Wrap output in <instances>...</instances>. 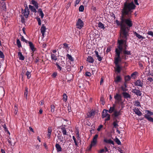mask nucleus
I'll list each match as a JSON object with an SVG mask.
<instances>
[{"label": "nucleus", "mask_w": 153, "mask_h": 153, "mask_svg": "<svg viewBox=\"0 0 153 153\" xmlns=\"http://www.w3.org/2000/svg\"><path fill=\"white\" fill-rule=\"evenodd\" d=\"M136 7V6L133 1L130 2H124L123 7L121 11L120 21L116 20L115 21L117 26H120V35L122 38L117 40L118 45L117 48L115 50H117L123 54L122 55V57L124 60L127 59L128 58L127 55H131V51L127 50L128 47L127 43L128 37L129 36L128 33L130 28L133 25L132 21V13Z\"/></svg>", "instance_id": "f257e3e1"}, {"label": "nucleus", "mask_w": 153, "mask_h": 153, "mask_svg": "<svg viewBox=\"0 0 153 153\" xmlns=\"http://www.w3.org/2000/svg\"><path fill=\"white\" fill-rule=\"evenodd\" d=\"M115 57L114 58V63L115 64V68H114L115 72L120 73L122 70V68L119 64V63L121 61L122 59V55H123L122 53L120 52L117 50H115Z\"/></svg>", "instance_id": "f03ea898"}, {"label": "nucleus", "mask_w": 153, "mask_h": 153, "mask_svg": "<svg viewBox=\"0 0 153 153\" xmlns=\"http://www.w3.org/2000/svg\"><path fill=\"white\" fill-rule=\"evenodd\" d=\"M122 97L120 94L116 93L114 96V98L115 100V103L117 104H119L120 103L122 104L123 102L122 101Z\"/></svg>", "instance_id": "7ed1b4c3"}, {"label": "nucleus", "mask_w": 153, "mask_h": 153, "mask_svg": "<svg viewBox=\"0 0 153 153\" xmlns=\"http://www.w3.org/2000/svg\"><path fill=\"white\" fill-rule=\"evenodd\" d=\"M76 27L80 29L84 26V22L80 19H78L76 21Z\"/></svg>", "instance_id": "20e7f679"}, {"label": "nucleus", "mask_w": 153, "mask_h": 153, "mask_svg": "<svg viewBox=\"0 0 153 153\" xmlns=\"http://www.w3.org/2000/svg\"><path fill=\"white\" fill-rule=\"evenodd\" d=\"M22 14L25 16L26 18H27L29 14V11L27 7H26L24 10L22 9Z\"/></svg>", "instance_id": "39448f33"}, {"label": "nucleus", "mask_w": 153, "mask_h": 153, "mask_svg": "<svg viewBox=\"0 0 153 153\" xmlns=\"http://www.w3.org/2000/svg\"><path fill=\"white\" fill-rule=\"evenodd\" d=\"M95 114V111L94 110L92 109L87 114V117L88 118L93 117Z\"/></svg>", "instance_id": "423d86ee"}, {"label": "nucleus", "mask_w": 153, "mask_h": 153, "mask_svg": "<svg viewBox=\"0 0 153 153\" xmlns=\"http://www.w3.org/2000/svg\"><path fill=\"white\" fill-rule=\"evenodd\" d=\"M118 73H117L116 74L117 76L115 77L114 78V82L116 84H118L119 82H120L122 80V78L120 75H118Z\"/></svg>", "instance_id": "0eeeda50"}, {"label": "nucleus", "mask_w": 153, "mask_h": 153, "mask_svg": "<svg viewBox=\"0 0 153 153\" xmlns=\"http://www.w3.org/2000/svg\"><path fill=\"white\" fill-rule=\"evenodd\" d=\"M134 83L135 86L142 87L143 85V81H141L140 79L137 80L134 82Z\"/></svg>", "instance_id": "6e6552de"}, {"label": "nucleus", "mask_w": 153, "mask_h": 153, "mask_svg": "<svg viewBox=\"0 0 153 153\" xmlns=\"http://www.w3.org/2000/svg\"><path fill=\"white\" fill-rule=\"evenodd\" d=\"M28 44L30 49L33 52V53L31 54L32 56H33L34 52L36 51V48H35L34 45L31 42H28Z\"/></svg>", "instance_id": "1a4fd4ad"}, {"label": "nucleus", "mask_w": 153, "mask_h": 153, "mask_svg": "<svg viewBox=\"0 0 153 153\" xmlns=\"http://www.w3.org/2000/svg\"><path fill=\"white\" fill-rule=\"evenodd\" d=\"M132 92L137 96H141L142 95L141 91L139 90H137L136 89H133L132 90Z\"/></svg>", "instance_id": "9d476101"}, {"label": "nucleus", "mask_w": 153, "mask_h": 153, "mask_svg": "<svg viewBox=\"0 0 153 153\" xmlns=\"http://www.w3.org/2000/svg\"><path fill=\"white\" fill-rule=\"evenodd\" d=\"M98 136V135L97 134H95L93 137V140L91 142V143L95 146L97 143V140Z\"/></svg>", "instance_id": "9b49d317"}, {"label": "nucleus", "mask_w": 153, "mask_h": 153, "mask_svg": "<svg viewBox=\"0 0 153 153\" xmlns=\"http://www.w3.org/2000/svg\"><path fill=\"white\" fill-rule=\"evenodd\" d=\"M135 113L138 116H141L142 115V112L139 110V109L137 108H135L133 109Z\"/></svg>", "instance_id": "f8f14e48"}, {"label": "nucleus", "mask_w": 153, "mask_h": 153, "mask_svg": "<svg viewBox=\"0 0 153 153\" xmlns=\"http://www.w3.org/2000/svg\"><path fill=\"white\" fill-rule=\"evenodd\" d=\"M123 97L125 99H131V96L128 93L126 92H124L122 93Z\"/></svg>", "instance_id": "ddd939ff"}, {"label": "nucleus", "mask_w": 153, "mask_h": 153, "mask_svg": "<svg viewBox=\"0 0 153 153\" xmlns=\"http://www.w3.org/2000/svg\"><path fill=\"white\" fill-rule=\"evenodd\" d=\"M94 52L96 56L97 57V59L99 61H101L102 60L103 57L102 56H101L100 55H99V53L97 51H95Z\"/></svg>", "instance_id": "4468645a"}, {"label": "nucleus", "mask_w": 153, "mask_h": 153, "mask_svg": "<svg viewBox=\"0 0 153 153\" xmlns=\"http://www.w3.org/2000/svg\"><path fill=\"white\" fill-rule=\"evenodd\" d=\"M42 27H41L40 29V31L42 34V36L43 37H44V34L45 32L46 28L45 26H44V25H42Z\"/></svg>", "instance_id": "2eb2a0df"}, {"label": "nucleus", "mask_w": 153, "mask_h": 153, "mask_svg": "<svg viewBox=\"0 0 153 153\" xmlns=\"http://www.w3.org/2000/svg\"><path fill=\"white\" fill-rule=\"evenodd\" d=\"M104 142L107 143H109L110 144H111L113 145H114V141L111 140V139L107 140L106 139H105L104 140Z\"/></svg>", "instance_id": "dca6fc26"}, {"label": "nucleus", "mask_w": 153, "mask_h": 153, "mask_svg": "<svg viewBox=\"0 0 153 153\" xmlns=\"http://www.w3.org/2000/svg\"><path fill=\"white\" fill-rule=\"evenodd\" d=\"M133 33L134 35L137 37L138 39H141V40H142L145 38L144 37H143L142 36L137 33L136 32H134Z\"/></svg>", "instance_id": "f3484780"}, {"label": "nucleus", "mask_w": 153, "mask_h": 153, "mask_svg": "<svg viewBox=\"0 0 153 153\" xmlns=\"http://www.w3.org/2000/svg\"><path fill=\"white\" fill-rule=\"evenodd\" d=\"M121 109L118 111H117L116 110L114 111L113 115H114V117H117L119 115H120L121 114Z\"/></svg>", "instance_id": "a211bd4d"}, {"label": "nucleus", "mask_w": 153, "mask_h": 153, "mask_svg": "<svg viewBox=\"0 0 153 153\" xmlns=\"http://www.w3.org/2000/svg\"><path fill=\"white\" fill-rule=\"evenodd\" d=\"M31 4L34 5L36 9L39 8L38 4L37 1L34 0H32L31 1Z\"/></svg>", "instance_id": "6ab92c4d"}, {"label": "nucleus", "mask_w": 153, "mask_h": 153, "mask_svg": "<svg viewBox=\"0 0 153 153\" xmlns=\"http://www.w3.org/2000/svg\"><path fill=\"white\" fill-rule=\"evenodd\" d=\"M18 53V56L19 58V59L21 60H24L25 59V57L22 54L21 52H20V51Z\"/></svg>", "instance_id": "aec40b11"}, {"label": "nucleus", "mask_w": 153, "mask_h": 153, "mask_svg": "<svg viewBox=\"0 0 153 153\" xmlns=\"http://www.w3.org/2000/svg\"><path fill=\"white\" fill-rule=\"evenodd\" d=\"M51 59L52 61H56L57 59V56L54 54L51 53Z\"/></svg>", "instance_id": "412c9836"}, {"label": "nucleus", "mask_w": 153, "mask_h": 153, "mask_svg": "<svg viewBox=\"0 0 153 153\" xmlns=\"http://www.w3.org/2000/svg\"><path fill=\"white\" fill-rule=\"evenodd\" d=\"M86 61L90 63H93L94 61V59L91 56H88L87 58Z\"/></svg>", "instance_id": "4be33fe9"}, {"label": "nucleus", "mask_w": 153, "mask_h": 153, "mask_svg": "<svg viewBox=\"0 0 153 153\" xmlns=\"http://www.w3.org/2000/svg\"><path fill=\"white\" fill-rule=\"evenodd\" d=\"M55 147L57 152H58L62 151V148L58 143H56V144Z\"/></svg>", "instance_id": "5701e85b"}, {"label": "nucleus", "mask_w": 153, "mask_h": 153, "mask_svg": "<svg viewBox=\"0 0 153 153\" xmlns=\"http://www.w3.org/2000/svg\"><path fill=\"white\" fill-rule=\"evenodd\" d=\"M29 7L32 12L35 13L37 12V10L36 9V8L34 7L33 6L30 5H29Z\"/></svg>", "instance_id": "b1692460"}, {"label": "nucleus", "mask_w": 153, "mask_h": 153, "mask_svg": "<svg viewBox=\"0 0 153 153\" xmlns=\"http://www.w3.org/2000/svg\"><path fill=\"white\" fill-rule=\"evenodd\" d=\"M62 132L63 135H68V134L67 132L66 128L65 127H62L61 128Z\"/></svg>", "instance_id": "393cba45"}, {"label": "nucleus", "mask_w": 153, "mask_h": 153, "mask_svg": "<svg viewBox=\"0 0 153 153\" xmlns=\"http://www.w3.org/2000/svg\"><path fill=\"white\" fill-rule=\"evenodd\" d=\"M98 27L100 29H102L103 30H104L105 29L104 25L102 24L101 22H99L98 23Z\"/></svg>", "instance_id": "a878e982"}, {"label": "nucleus", "mask_w": 153, "mask_h": 153, "mask_svg": "<svg viewBox=\"0 0 153 153\" xmlns=\"http://www.w3.org/2000/svg\"><path fill=\"white\" fill-rule=\"evenodd\" d=\"M103 111H105V113L104 111H103L102 115V118H104L105 117H106L108 114H109L107 113L108 111V110L104 109Z\"/></svg>", "instance_id": "bb28decb"}, {"label": "nucleus", "mask_w": 153, "mask_h": 153, "mask_svg": "<svg viewBox=\"0 0 153 153\" xmlns=\"http://www.w3.org/2000/svg\"><path fill=\"white\" fill-rule=\"evenodd\" d=\"M131 79V77L129 75H127L124 77L125 82H128Z\"/></svg>", "instance_id": "cd10ccee"}, {"label": "nucleus", "mask_w": 153, "mask_h": 153, "mask_svg": "<svg viewBox=\"0 0 153 153\" xmlns=\"http://www.w3.org/2000/svg\"><path fill=\"white\" fill-rule=\"evenodd\" d=\"M145 118L147 119V120L151 122H153V118L150 116H148L146 115H144Z\"/></svg>", "instance_id": "c85d7f7f"}, {"label": "nucleus", "mask_w": 153, "mask_h": 153, "mask_svg": "<svg viewBox=\"0 0 153 153\" xmlns=\"http://www.w3.org/2000/svg\"><path fill=\"white\" fill-rule=\"evenodd\" d=\"M145 111L146 113L147 112V114H145V115H146L147 116H150L153 115V112L150 111L149 110H146Z\"/></svg>", "instance_id": "c756f323"}, {"label": "nucleus", "mask_w": 153, "mask_h": 153, "mask_svg": "<svg viewBox=\"0 0 153 153\" xmlns=\"http://www.w3.org/2000/svg\"><path fill=\"white\" fill-rule=\"evenodd\" d=\"M2 6L1 9H2L4 11H6V5L5 3L3 2L2 3Z\"/></svg>", "instance_id": "7c9ffc66"}, {"label": "nucleus", "mask_w": 153, "mask_h": 153, "mask_svg": "<svg viewBox=\"0 0 153 153\" xmlns=\"http://www.w3.org/2000/svg\"><path fill=\"white\" fill-rule=\"evenodd\" d=\"M16 41V43L18 47V48H20V47H21L22 46L21 44V42L20 41L19 39H17Z\"/></svg>", "instance_id": "2f4dec72"}, {"label": "nucleus", "mask_w": 153, "mask_h": 153, "mask_svg": "<svg viewBox=\"0 0 153 153\" xmlns=\"http://www.w3.org/2000/svg\"><path fill=\"white\" fill-rule=\"evenodd\" d=\"M25 75L27 76V78L29 79L31 76V72L27 71L26 72Z\"/></svg>", "instance_id": "473e14b6"}, {"label": "nucleus", "mask_w": 153, "mask_h": 153, "mask_svg": "<svg viewBox=\"0 0 153 153\" xmlns=\"http://www.w3.org/2000/svg\"><path fill=\"white\" fill-rule=\"evenodd\" d=\"M114 111L115 108H114V107H111L108 111L110 113H112L113 111L114 112Z\"/></svg>", "instance_id": "72a5a7b5"}, {"label": "nucleus", "mask_w": 153, "mask_h": 153, "mask_svg": "<svg viewBox=\"0 0 153 153\" xmlns=\"http://www.w3.org/2000/svg\"><path fill=\"white\" fill-rule=\"evenodd\" d=\"M67 56L71 61H74V59L73 58L72 56L69 54H67Z\"/></svg>", "instance_id": "f704fd0d"}, {"label": "nucleus", "mask_w": 153, "mask_h": 153, "mask_svg": "<svg viewBox=\"0 0 153 153\" xmlns=\"http://www.w3.org/2000/svg\"><path fill=\"white\" fill-rule=\"evenodd\" d=\"M67 96L66 94L64 93L63 95V101L65 102L67 101Z\"/></svg>", "instance_id": "c9c22d12"}, {"label": "nucleus", "mask_w": 153, "mask_h": 153, "mask_svg": "<svg viewBox=\"0 0 153 153\" xmlns=\"http://www.w3.org/2000/svg\"><path fill=\"white\" fill-rule=\"evenodd\" d=\"M137 74L138 73L137 72H134L131 74V77H133L134 79H135L136 78V76Z\"/></svg>", "instance_id": "e433bc0d"}, {"label": "nucleus", "mask_w": 153, "mask_h": 153, "mask_svg": "<svg viewBox=\"0 0 153 153\" xmlns=\"http://www.w3.org/2000/svg\"><path fill=\"white\" fill-rule=\"evenodd\" d=\"M28 92V88H25V90L24 92V95L26 99H27Z\"/></svg>", "instance_id": "4c0bfd02"}, {"label": "nucleus", "mask_w": 153, "mask_h": 153, "mask_svg": "<svg viewBox=\"0 0 153 153\" xmlns=\"http://www.w3.org/2000/svg\"><path fill=\"white\" fill-rule=\"evenodd\" d=\"M53 63V64L55 65L56 66L57 68L58 69H59L60 71H61L62 70V67L60 66L59 65V64L58 63H57V62H56V63Z\"/></svg>", "instance_id": "58836bf2"}, {"label": "nucleus", "mask_w": 153, "mask_h": 153, "mask_svg": "<svg viewBox=\"0 0 153 153\" xmlns=\"http://www.w3.org/2000/svg\"><path fill=\"white\" fill-rule=\"evenodd\" d=\"M84 7L82 5H81L79 8V11L83 12L84 10Z\"/></svg>", "instance_id": "ea45409f"}, {"label": "nucleus", "mask_w": 153, "mask_h": 153, "mask_svg": "<svg viewBox=\"0 0 153 153\" xmlns=\"http://www.w3.org/2000/svg\"><path fill=\"white\" fill-rule=\"evenodd\" d=\"M72 138L73 140H74V143H75V145H76V146H78V143L76 141V139L75 137L74 136H73L72 137Z\"/></svg>", "instance_id": "a19ab883"}, {"label": "nucleus", "mask_w": 153, "mask_h": 153, "mask_svg": "<svg viewBox=\"0 0 153 153\" xmlns=\"http://www.w3.org/2000/svg\"><path fill=\"white\" fill-rule=\"evenodd\" d=\"M51 111L52 112H54V111L55 107L54 105H51Z\"/></svg>", "instance_id": "79ce46f5"}, {"label": "nucleus", "mask_w": 153, "mask_h": 153, "mask_svg": "<svg viewBox=\"0 0 153 153\" xmlns=\"http://www.w3.org/2000/svg\"><path fill=\"white\" fill-rule=\"evenodd\" d=\"M115 141L118 145H120L121 144V142L117 138H116Z\"/></svg>", "instance_id": "37998d69"}, {"label": "nucleus", "mask_w": 153, "mask_h": 153, "mask_svg": "<svg viewBox=\"0 0 153 153\" xmlns=\"http://www.w3.org/2000/svg\"><path fill=\"white\" fill-rule=\"evenodd\" d=\"M135 105L137 106L141 107L140 103L138 101H136L135 102Z\"/></svg>", "instance_id": "c03bdc74"}, {"label": "nucleus", "mask_w": 153, "mask_h": 153, "mask_svg": "<svg viewBox=\"0 0 153 153\" xmlns=\"http://www.w3.org/2000/svg\"><path fill=\"white\" fill-rule=\"evenodd\" d=\"M85 75L87 76H91V74L90 72L87 71L85 73Z\"/></svg>", "instance_id": "a18cd8bd"}, {"label": "nucleus", "mask_w": 153, "mask_h": 153, "mask_svg": "<svg viewBox=\"0 0 153 153\" xmlns=\"http://www.w3.org/2000/svg\"><path fill=\"white\" fill-rule=\"evenodd\" d=\"M0 57L1 58L3 59L4 57V56L3 53L1 51H0Z\"/></svg>", "instance_id": "49530a36"}, {"label": "nucleus", "mask_w": 153, "mask_h": 153, "mask_svg": "<svg viewBox=\"0 0 153 153\" xmlns=\"http://www.w3.org/2000/svg\"><path fill=\"white\" fill-rule=\"evenodd\" d=\"M38 22V24L39 25H41V20L40 18H38L37 17L36 18Z\"/></svg>", "instance_id": "de8ad7c7"}, {"label": "nucleus", "mask_w": 153, "mask_h": 153, "mask_svg": "<svg viewBox=\"0 0 153 153\" xmlns=\"http://www.w3.org/2000/svg\"><path fill=\"white\" fill-rule=\"evenodd\" d=\"M113 125L114 127H115V128H118V127L119 126V125L117 123H116L115 122H113Z\"/></svg>", "instance_id": "09e8293b"}, {"label": "nucleus", "mask_w": 153, "mask_h": 153, "mask_svg": "<svg viewBox=\"0 0 153 153\" xmlns=\"http://www.w3.org/2000/svg\"><path fill=\"white\" fill-rule=\"evenodd\" d=\"M15 111H14V114L15 115H16L18 113V108L16 105H15Z\"/></svg>", "instance_id": "8fccbe9b"}, {"label": "nucleus", "mask_w": 153, "mask_h": 153, "mask_svg": "<svg viewBox=\"0 0 153 153\" xmlns=\"http://www.w3.org/2000/svg\"><path fill=\"white\" fill-rule=\"evenodd\" d=\"M80 1L81 0H76L74 4V6L76 7Z\"/></svg>", "instance_id": "3c124183"}, {"label": "nucleus", "mask_w": 153, "mask_h": 153, "mask_svg": "<svg viewBox=\"0 0 153 153\" xmlns=\"http://www.w3.org/2000/svg\"><path fill=\"white\" fill-rule=\"evenodd\" d=\"M67 108L69 113L71 112V107L70 105H68V106H67Z\"/></svg>", "instance_id": "603ef678"}, {"label": "nucleus", "mask_w": 153, "mask_h": 153, "mask_svg": "<svg viewBox=\"0 0 153 153\" xmlns=\"http://www.w3.org/2000/svg\"><path fill=\"white\" fill-rule=\"evenodd\" d=\"M117 150L120 153H123V150L120 147H118Z\"/></svg>", "instance_id": "864d4df0"}, {"label": "nucleus", "mask_w": 153, "mask_h": 153, "mask_svg": "<svg viewBox=\"0 0 153 153\" xmlns=\"http://www.w3.org/2000/svg\"><path fill=\"white\" fill-rule=\"evenodd\" d=\"M63 48H68V44L66 43H64V44H63Z\"/></svg>", "instance_id": "5fc2aeb1"}, {"label": "nucleus", "mask_w": 153, "mask_h": 153, "mask_svg": "<svg viewBox=\"0 0 153 153\" xmlns=\"http://www.w3.org/2000/svg\"><path fill=\"white\" fill-rule=\"evenodd\" d=\"M107 118L105 119V121H108L110 120L111 115L110 114H108V115L107 116Z\"/></svg>", "instance_id": "6e6d98bb"}, {"label": "nucleus", "mask_w": 153, "mask_h": 153, "mask_svg": "<svg viewBox=\"0 0 153 153\" xmlns=\"http://www.w3.org/2000/svg\"><path fill=\"white\" fill-rule=\"evenodd\" d=\"M147 80L150 82H152L153 81V78L150 77H149L148 78Z\"/></svg>", "instance_id": "4d7b16f0"}, {"label": "nucleus", "mask_w": 153, "mask_h": 153, "mask_svg": "<svg viewBox=\"0 0 153 153\" xmlns=\"http://www.w3.org/2000/svg\"><path fill=\"white\" fill-rule=\"evenodd\" d=\"M147 34L149 35L152 36H153V32L152 31H149Z\"/></svg>", "instance_id": "13d9d810"}, {"label": "nucleus", "mask_w": 153, "mask_h": 153, "mask_svg": "<svg viewBox=\"0 0 153 153\" xmlns=\"http://www.w3.org/2000/svg\"><path fill=\"white\" fill-rule=\"evenodd\" d=\"M95 146L94 145H93V144H92L91 143L90 145V146L88 149V150L89 151H90L91 150V148H92V146Z\"/></svg>", "instance_id": "bf43d9fd"}, {"label": "nucleus", "mask_w": 153, "mask_h": 153, "mask_svg": "<svg viewBox=\"0 0 153 153\" xmlns=\"http://www.w3.org/2000/svg\"><path fill=\"white\" fill-rule=\"evenodd\" d=\"M39 15L41 16V18H42V19L43 18L44 16V14L43 12H40V13H39Z\"/></svg>", "instance_id": "052dcab7"}, {"label": "nucleus", "mask_w": 153, "mask_h": 153, "mask_svg": "<svg viewBox=\"0 0 153 153\" xmlns=\"http://www.w3.org/2000/svg\"><path fill=\"white\" fill-rule=\"evenodd\" d=\"M57 75V73L56 72L53 73L52 74V76L54 78H55L56 76Z\"/></svg>", "instance_id": "680f3d73"}, {"label": "nucleus", "mask_w": 153, "mask_h": 153, "mask_svg": "<svg viewBox=\"0 0 153 153\" xmlns=\"http://www.w3.org/2000/svg\"><path fill=\"white\" fill-rule=\"evenodd\" d=\"M121 88L122 90L124 91H127V89H126V88L124 87L123 86H121Z\"/></svg>", "instance_id": "e2e57ef3"}, {"label": "nucleus", "mask_w": 153, "mask_h": 153, "mask_svg": "<svg viewBox=\"0 0 153 153\" xmlns=\"http://www.w3.org/2000/svg\"><path fill=\"white\" fill-rule=\"evenodd\" d=\"M103 127V126L102 125H100L98 127V128L97 129V130L98 131H100V129L102 128Z\"/></svg>", "instance_id": "0e129e2a"}, {"label": "nucleus", "mask_w": 153, "mask_h": 153, "mask_svg": "<svg viewBox=\"0 0 153 153\" xmlns=\"http://www.w3.org/2000/svg\"><path fill=\"white\" fill-rule=\"evenodd\" d=\"M3 127L4 128V130L6 131L7 130V129L6 127V126L5 124H4L3 125Z\"/></svg>", "instance_id": "69168bd1"}, {"label": "nucleus", "mask_w": 153, "mask_h": 153, "mask_svg": "<svg viewBox=\"0 0 153 153\" xmlns=\"http://www.w3.org/2000/svg\"><path fill=\"white\" fill-rule=\"evenodd\" d=\"M105 152V150L104 149H102L98 151L99 153H102Z\"/></svg>", "instance_id": "338daca9"}, {"label": "nucleus", "mask_w": 153, "mask_h": 153, "mask_svg": "<svg viewBox=\"0 0 153 153\" xmlns=\"http://www.w3.org/2000/svg\"><path fill=\"white\" fill-rule=\"evenodd\" d=\"M21 22L22 23H24L25 22V19L24 17H22L21 19Z\"/></svg>", "instance_id": "774afa93"}]
</instances>
